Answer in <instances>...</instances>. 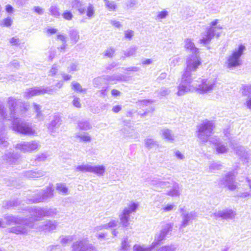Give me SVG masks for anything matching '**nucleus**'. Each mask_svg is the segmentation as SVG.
Listing matches in <instances>:
<instances>
[{"label": "nucleus", "mask_w": 251, "mask_h": 251, "mask_svg": "<svg viewBox=\"0 0 251 251\" xmlns=\"http://www.w3.org/2000/svg\"><path fill=\"white\" fill-rule=\"evenodd\" d=\"M214 128L213 122L207 120L203 121L198 126L197 136L200 142L205 143L209 141L214 145L218 154H224L227 152L229 151L228 146H230L240 157L243 163L249 166L251 161L250 154L246 150L245 147L241 146L235 147L229 136L226 134L225 135L227 139H224V141L211 137L213 134Z\"/></svg>", "instance_id": "obj_1"}, {"label": "nucleus", "mask_w": 251, "mask_h": 251, "mask_svg": "<svg viewBox=\"0 0 251 251\" xmlns=\"http://www.w3.org/2000/svg\"><path fill=\"white\" fill-rule=\"evenodd\" d=\"M201 64L199 53L189 55L186 60V68L183 73L181 82L177 87V95L181 96L195 89L191 72L196 71Z\"/></svg>", "instance_id": "obj_2"}, {"label": "nucleus", "mask_w": 251, "mask_h": 251, "mask_svg": "<svg viewBox=\"0 0 251 251\" xmlns=\"http://www.w3.org/2000/svg\"><path fill=\"white\" fill-rule=\"evenodd\" d=\"M246 50V48L243 44H240L235 48L231 54L227 57L226 63L227 68L232 70L240 66L241 64V57Z\"/></svg>", "instance_id": "obj_3"}, {"label": "nucleus", "mask_w": 251, "mask_h": 251, "mask_svg": "<svg viewBox=\"0 0 251 251\" xmlns=\"http://www.w3.org/2000/svg\"><path fill=\"white\" fill-rule=\"evenodd\" d=\"M192 83L196 86V88L192 91L195 90L201 94H203L211 92L216 84L215 78L202 79L201 83L198 85L195 84L193 80Z\"/></svg>", "instance_id": "obj_4"}, {"label": "nucleus", "mask_w": 251, "mask_h": 251, "mask_svg": "<svg viewBox=\"0 0 251 251\" xmlns=\"http://www.w3.org/2000/svg\"><path fill=\"white\" fill-rule=\"evenodd\" d=\"M218 23L219 20L217 19L210 23L209 27L207 29L206 32L201 35V38L200 40L201 44L204 45L209 44L211 40L214 37L216 30L222 28L220 25H217Z\"/></svg>", "instance_id": "obj_5"}, {"label": "nucleus", "mask_w": 251, "mask_h": 251, "mask_svg": "<svg viewBox=\"0 0 251 251\" xmlns=\"http://www.w3.org/2000/svg\"><path fill=\"white\" fill-rule=\"evenodd\" d=\"M236 215V211L231 208L216 210L213 213L215 219H221L227 221L234 220Z\"/></svg>", "instance_id": "obj_6"}, {"label": "nucleus", "mask_w": 251, "mask_h": 251, "mask_svg": "<svg viewBox=\"0 0 251 251\" xmlns=\"http://www.w3.org/2000/svg\"><path fill=\"white\" fill-rule=\"evenodd\" d=\"M221 182L230 191H234L238 187V183L235 181V176L232 172L227 173Z\"/></svg>", "instance_id": "obj_7"}, {"label": "nucleus", "mask_w": 251, "mask_h": 251, "mask_svg": "<svg viewBox=\"0 0 251 251\" xmlns=\"http://www.w3.org/2000/svg\"><path fill=\"white\" fill-rule=\"evenodd\" d=\"M173 226L174 224L172 223H164L162 225L159 234L158 235V245L159 241L164 240L168 235H171Z\"/></svg>", "instance_id": "obj_8"}, {"label": "nucleus", "mask_w": 251, "mask_h": 251, "mask_svg": "<svg viewBox=\"0 0 251 251\" xmlns=\"http://www.w3.org/2000/svg\"><path fill=\"white\" fill-rule=\"evenodd\" d=\"M196 217V213L193 212H190L187 213H182V222L180 226V229L186 227L190 221L193 220Z\"/></svg>", "instance_id": "obj_9"}, {"label": "nucleus", "mask_w": 251, "mask_h": 251, "mask_svg": "<svg viewBox=\"0 0 251 251\" xmlns=\"http://www.w3.org/2000/svg\"><path fill=\"white\" fill-rule=\"evenodd\" d=\"M184 47L186 50L189 51L192 54L199 53V49L195 46L192 40L187 38L184 40Z\"/></svg>", "instance_id": "obj_10"}, {"label": "nucleus", "mask_w": 251, "mask_h": 251, "mask_svg": "<svg viewBox=\"0 0 251 251\" xmlns=\"http://www.w3.org/2000/svg\"><path fill=\"white\" fill-rule=\"evenodd\" d=\"M14 128L16 131L23 134L30 135L34 133V131L31 127L25 125L17 124Z\"/></svg>", "instance_id": "obj_11"}, {"label": "nucleus", "mask_w": 251, "mask_h": 251, "mask_svg": "<svg viewBox=\"0 0 251 251\" xmlns=\"http://www.w3.org/2000/svg\"><path fill=\"white\" fill-rule=\"evenodd\" d=\"M166 194L171 197H178L180 194V188L177 183H173V188L166 191Z\"/></svg>", "instance_id": "obj_12"}, {"label": "nucleus", "mask_w": 251, "mask_h": 251, "mask_svg": "<svg viewBox=\"0 0 251 251\" xmlns=\"http://www.w3.org/2000/svg\"><path fill=\"white\" fill-rule=\"evenodd\" d=\"M162 136L166 141L173 143L174 140V136L171 130L168 129H163L162 131Z\"/></svg>", "instance_id": "obj_13"}, {"label": "nucleus", "mask_w": 251, "mask_h": 251, "mask_svg": "<svg viewBox=\"0 0 251 251\" xmlns=\"http://www.w3.org/2000/svg\"><path fill=\"white\" fill-rule=\"evenodd\" d=\"M246 181L248 182V184L250 188V191L240 192L237 195H235L234 197L243 199L249 198L251 197V180L248 178H247Z\"/></svg>", "instance_id": "obj_14"}, {"label": "nucleus", "mask_w": 251, "mask_h": 251, "mask_svg": "<svg viewBox=\"0 0 251 251\" xmlns=\"http://www.w3.org/2000/svg\"><path fill=\"white\" fill-rule=\"evenodd\" d=\"M132 212L129 209L126 208L124 210L121 217V220L122 222L126 223L127 221L128 216Z\"/></svg>", "instance_id": "obj_15"}, {"label": "nucleus", "mask_w": 251, "mask_h": 251, "mask_svg": "<svg viewBox=\"0 0 251 251\" xmlns=\"http://www.w3.org/2000/svg\"><path fill=\"white\" fill-rule=\"evenodd\" d=\"M175 207V205L173 204H168L167 205H163L160 209V211H161L162 213L168 212L172 211Z\"/></svg>", "instance_id": "obj_16"}, {"label": "nucleus", "mask_w": 251, "mask_h": 251, "mask_svg": "<svg viewBox=\"0 0 251 251\" xmlns=\"http://www.w3.org/2000/svg\"><path fill=\"white\" fill-rule=\"evenodd\" d=\"M176 248L174 245L163 246L158 249V251H176Z\"/></svg>", "instance_id": "obj_17"}, {"label": "nucleus", "mask_w": 251, "mask_h": 251, "mask_svg": "<svg viewBox=\"0 0 251 251\" xmlns=\"http://www.w3.org/2000/svg\"><path fill=\"white\" fill-rule=\"evenodd\" d=\"M242 93L244 96H246L247 98L251 96V86H244L242 88Z\"/></svg>", "instance_id": "obj_18"}, {"label": "nucleus", "mask_w": 251, "mask_h": 251, "mask_svg": "<svg viewBox=\"0 0 251 251\" xmlns=\"http://www.w3.org/2000/svg\"><path fill=\"white\" fill-rule=\"evenodd\" d=\"M72 89L75 91L81 93L83 91V90L79 83L74 82L72 84Z\"/></svg>", "instance_id": "obj_19"}, {"label": "nucleus", "mask_w": 251, "mask_h": 251, "mask_svg": "<svg viewBox=\"0 0 251 251\" xmlns=\"http://www.w3.org/2000/svg\"><path fill=\"white\" fill-rule=\"evenodd\" d=\"M45 93V90H32L28 92V95L30 96H34L36 95H40L43 94Z\"/></svg>", "instance_id": "obj_20"}, {"label": "nucleus", "mask_w": 251, "mask_h": 251, "mask_svg": "<svg viewBox=\"0 0 251 251\" xmlns=\"http://www.w3.org/2000/svg\"><path fill=\"white\" fill-rule=\"evenodd\" d=\"M244 105L246 109L251 111V96L246 98Z\"/></svg>", "instance_id": "obj_21"}, {"label": "nucleus", "mask_w": 251, "mask_h": 251, "mask_svg": "<svg viewBox=\"0 0 251 251\" xmlns=\"http://www.w3.org/2000/svg\"><path fill=\"white\" fill-rule=\"evenodd\" d=\"M170 182L168 181H158V189L159 187L160 188H165L169 187L170 186ZM159 190H158V191Z\"/></svg>", "instance_id": "obj_22"}, {"label": "nucleus", "mask_w": 251, "mask_h": 251, "mask_svg": "<svg viewBox=\"0 0 251 251\" xmlns=\"http://www.w3.org/2000/svg\"><path fill=\"white\" fill-rule=\"evenodd\" d=\"M91 171L97 174L101 175L104 173V169L102 166H98L92 168Z\"/></svg>", "instance_id": "obj_23"}, {"label": "nucleus", "mask_w": 251, "mask_h": 251, "mask_svg": "<svg viewBox=\"0 0 251 251\" xmlns=\"http://www.w3.org/2000/svg\"><path fill=\"white\" fill-rule=\"evenodd\" d=\"M63 17L64 19L67 21H70L73 19V15L72 13L69 11H66L63 13Z\"/></svg>", "instance_id": "obj_24"}, {"label": "nucleus", "mask_w": 251, "mask_h": 251, "mask_svg": "<svg viewBox=\"0 0 251 251\" xmlns=\"http://www.w3.org/2000/svg\"><path fill=\"white\" fill-rule=\"evenodd\" d=\"M94 8L92 5L88 6L87 9V16L91 18L94 16Z\"/></svg>", "instance_id": "obj_25"}, {"label": "nucleus", "mask_w": 251, "mask_h": 251, "mask_svg": "<svg viewBox=\"0 0 251 251\" xmlns=\"http://www.w3.org/2000/svg\"><path fill=\"white\" fill-rule=\"evenodd\" d=\"M56 189L59 192L62 193L63 194H66L68 192L67 188L62 184H59L57 185L56 187Z\"/></svg>", "instance_id": "obj_26"}, {"label": "nucleus", "mask_w": 251, "mask_h": 251, "mask_svg": "<svg viewBox=\"0 0 251 251\" xmlns=\"http://www.w3.org/2000/svg\"><path fill=\"white\" fill-rule=\"evenodd\" d=\"M169 15V12L166 10H164L158 13V19H164Z\"/></svg>", "instance_id": "obj_27"}, {"label": "nucleus", "mask_w": 251, "mask_h": 251, "mask_svg": "<svg viewBox=\"0 0 251 251\" xmlns=\"http://www.w3.org/2000/svg\"><path fill=\"white\" fill-rule=\"evenodd\" d=\"M106 6L109 10L112 11H115L116 8V6L113 2L109 1L106 3Z\"/></svg>", "instance_id": "obj_28"}, {"label": "nucleus", "mask_w": 251, "mask_h": 251, "mask_svg": "<svg viewBox=\"0 0 251 251\" xmlns=\"http://www.w3.org/2000/svg\"><path fill=\"white\" fill-rule=\"evenodd\" d=\"M12 20L10 18H6L3 20L2 26L3 27H9L11 25Z\"/></svg>", "instance_id": "obj_29"}, {"label": "nucleus", "mask_w": 251, "mask_h": 251, "mask_svg": "<svg viewBox=\"0 0 251 251\" xmlns=\"http://www.w3.org/2000/svg\"><path fill=\"white\" fill-rule=\"evenodd\" d=\"M179 58L177 56H175L170 59V64L172 66H175L179 61Z\"/></svg>", "instance_id": "obj_30"}, {"label": "nucleus", "mask_w": 251, "mask_h": 251, "mask_svg": "<svg viewBox=\"0 0 251 251\" xmlns=\"http://www.w3.org/2000/svg\"><path fill=\"white\" fill-rule=\"evenodd\" d=\"M73 103L74 106L77 108L81 107V103L79 99L77 98H75L73 100Z\"/></svg>", "instance_id": "obj_31"}, {"label": "nucleus", "mask_w": 251, "mask_h": 251, "mask_svg": "<svg viewBox=\"0 0 251 251\" xmlns=\"http://www.w3.org/2000/svg\"><path fill=\"white\" fill-rule=\"evenodd\" d=\"M175 155L178 159L183 160L184 159V155L181 153L179 151H176L175 152Z\"/></svg>", "instance_id": "obj_32"}, {"label": "nucleus", "mask_w": 251, "mask_h": 251, "mask_svg": "<svg viewBox=\"0 0 251 251\" xmlns=\"http://www.w3.org/2000/svg\"><path fill=\"white\" fill-rule=\"evenodd\" d=\"M50 14L52 16H55L59 15V12H58V10L55 7H51L50 9Z\"/></svg>", "instance_id": "obj_33"}, {"label": "nucleus", "mask_w": 251, "mask_h": 251, "mask_svg": "<svg viewBox=\"0 0 251 251\" xmlns=\"http://www.w3.org/2000/svg\"><path fill=\"white\" fill-rule=\"evenodd\" d=\"M19 42V39L14 37L10 39V43L12 46L18 45Z\"/></svg>", "instance_id": "obj_34"}, {"label": "nucleus", "mask_w": 251, "mask_h": 251, "mask_svg": "<svg viewBox=\"0 0 251 251\" xmlns=\"http://www.w3.org/2000/svg\"><path fill=\"white\" fill-rule=\"evenodd\" d=\"M57 31V30L55 28H49L47 30V32L49 35H52L55 34Z\"/></svg>", "instance_id": "obj_35"}, {"label": "nucleus", "mask_w": 251, "mask_h": 251, "mask_svg": "<svg viewBox=\"0 0 251 251\" xmlns=\"http://www.w3.org/2000/svg\"><path fill=\"white\" fill-rule=\"evenodd\" d=\"M133 35V32L132 30H128L125 33V37L126 38L130 39Z\"/></svg>", "instance_id": "obj_36"}, {"label": "nucleus", "mask_w": 251, "mask_h": 251, "mask_svg": "<svg viewBox=\"0 0 251 251\" xmlns=\"http://www.w3.org/2000/svg\"><path fill=\"white\" fill-rule=\"evenodd\" d=\"M111 95L114 97L119 96L121 95V92L117 89H113L111 91Z\"/></svg>", "instance_id": "obj_37"}, {"label": "nucleus", "mask_w": 251, "mask_h": 251, "mask_svg": "<svg viewBox=\"0 0 251 251\" xmlns=\"http://www.w3.org/2000/svg\"><path fill=\"white\" fill-rule=\"evenodd\" d=\"M80 140L84 142L90 141V137L87 135H82L79 136Z\"/></svg>", "instance_id": "obj_38"}, {"label": "nucleus", "mask_w": 251, "mask_h": 251, "mask_svg": "<svg viewBox=\"0 0 251 251\" xmlns=\"http://www.w3.org/2000/svg\"><path fill=\"white\" fill-rule=\"evenodd\" d=\"M169 92L170 91L168 89L164 88L163 89L160 91V94L161 96H164L168 95L169 93Z\"/></svg>", "instance_id": "obj_39"}, {"label": "nucleus", "mask_w": 251, "mask_h": 251, "mask_svg": "<svg viewBox=\"0 0 251 251\" xmlns=\"http://www.w3.org/2000/svg\"><path fill=\"white\" fill-rule=\"evenodd\" d=\"M121 107L120 105H116L112 108V111L115 113H117L121 110Z\"/></svg>", "instance_id": "obj_40"}, {"label": "nucleus", "mask_w": 251, "mask_h": 251, "mask_svg": "<svg viewBox=\"0 0 251 251\" xmlns=\"http://www.w3.org/2000/svg\"><path fill=\"white\" fill-rule=\"evenodd\" d=\"M137 205L135 203H132L129 206V209L132 212H134L137 208Z\"/></svg>", "instance_id": "obj_41"}, {"label": "nucleus", "mask_w": 251, "mask_h": 251, "mask_svg": "<svg viewBox=\"0 0 251 251\" xmlns=\"http://www.w3.org/2000/svg\"><path fill=\"white\" fill-rule=\"evenodd\" d=\"M34 11L38 14H41L43 13L42 9L39 6L35 7Z\"/></svg>", "instance_id": "obj_42"}, {"label": "nucleus", "mask_w": 251, "mask_h": 251, "mask_svg": "<svg viewBox=\"0 0 251 251\" xmlns=\"http://www.w3.org/2000/svg\"><path fill=\"white\" fill-rule=\"evenodd\" d=\"M6 11L8 13H12L13 10V7L10 5H7L6 6Z\"/></svg>", "instance_id": "obj_43"}, {"label": "nucleus", "mask_w": 251, "mask_h": 251, "mask_svg": "<svg viewBox=\"0 0 251 251\" xmlns=\"http://www.w3.org/2000/svg\"><path fill=\"white\" fill-rule=\"evenodd\" d=\"M80 246V245L79 243H76L73 245V248L75 251H77Z\"/></svg>", "instance_id": "obj_44"}, {"label": "nucleus", "mask_w": 251, "mask_h": 251, "mask_svg": "<svg viewBox=\"0 0 251 251\" xmlns=\"http://www.w3.org/2000/svg\"><path fill=\"white\" fill-rule=\"evenodd\" d=\"M151 63V61L150 59H148L145 61H144L142 63L143 65H149Z\"/></svg>", "instance_id": "obj_45"}, {"label": "nucleus", "mask_w": 251, "mask_h": 251, "mask_svg": "<svg viewBox=\"0 0 251 251\" xmlns=\"http://www.w3.org/2000/svg\"><path fill=\"white\" fill-rule=\"evenodd\" d=\"M113 51L112 50H109V51H107L106 53H105V55L107 57H111L112 56V54H113Z\"/></svg>", "instance_id": "obj_46"}, {"label": "nucleus", "mask_w": 251, "mask_h": 251, "mask_svg": "<svg viewBox=\"0 0 251 251\" xmlns=\"http://www.w3.org/2000/svg\"><path fill=\"white\" fill-rule=\"evenodd\" d=\"M180 213H181V216H182V213H187V212H186L185 210V207L183 206L179 209Z\"/></svg>", "instance_id": "obj_47"}, {"label": "nucleus", "mask_w": 251, "mask_h": 251, "mask_svg": "<svg viewBox=\"0 0 251 251\" xmlns=\"http://www.w3.org/2000/svg\"><path fill=\"white\" fill-rule=\"evenodd\" d=\"M167 76V74L165 73H162L161 74L159 78L161 79H164Z\"/></svg>", "instance_id": "obj_48"}, {"label": "nucleus", "mask_w": 251, "mask_h": 251, "mask_svg": "<svg viewBox=\"0 0 251 251\" xmlns=\"http://www.w3.org/2000/svg\"><path fill=\"white\" fill-rule=\"evenodd\" d=\"M112 25L117 27H118L120 26V24L119 22H116V21L112 22Z\"/></svg>", "instance_id": "obj_49"}, {"label": "nucleus", "mask_w": 251, "mask_h": 251, "mask_svg": "<svg viewBox=\"0 0 251 251\" xmlns=\"http://www.w3.org/2000/svg\"><path fill=\"white\" fill-rule=\"evenodd\" d=\"M71 77V76L70 75H66L63 76V79L64 81H67L70 80Z\"/></svg>", "instance_id": "obj_50"}, {"label": "nucleus", "mask_w": 251, "mask_h": 251, "mask_svg": "<svg viewBox=\"0 0 251 251\" xmlns=\"http://www.w3.org/2000/svg\"><path fill=\"white\" fill-rule=\"evenodd\" d=\"M136 251H143L144 250L141 247H138L136 249Z\"/></svg>", "instance_id": "obj_51"}, {"label": "nucleus", "mask_w": 251, "mask_h": 251, "mask_svg": "<svg viewBox=\"0 0 251 251\" xmlns=\"http://www.w3.org/2000/svg\"><path fill=\"white\" fill-rule=\"evenodd\" d=\"M57 38L60 39H64V37L62 35H58L57 36Z\"/></svg>", "instance_id": "obj_52"}, {"label": "nucleus", "mask_w": 251, "mask_h": 251, "mask_svg": "<svg viewBox=\"0 0 251 251\" xmlns=\"http://www.w3.org/2000/svg\"><path fill=\"white\" fill-rule=\"evenodd\" d=\"M84 9H79V11L80 12V14H83L84 13Z\"/></svg>", "instance_id": "obj_53"}, {"label": "nucleus", "mask_w": 251, "mask_h": 251, "mask_svg": "<svg viewBox=\"0 0 251 251\" xmlns=\"http://www.w3.org/2000/svg\"><path fill=\"white\" fill-rule=\"evenodd\" d=\"M48 189H50V191H52L53 190L51 189L50 187L48 188Z\"/></svg>", "instance_id": "obj_54"}, {"label": "nucleus", "mask_w": 251, "mask_h": 251, "mask_svg": "<svg viewBox=\"0 0 251 251\" xmlns=\"http://www.w3.org/2000/svg\"><path fill=\"white\" fill-rule=\"evenodd\" d=\"M223 251H227V249H225L224 250H223Z\"/></svg>", "instance_id": "obj_55"}, {"label": "nucleus", "mask_w": 251, "mask_h": 251, "mask_svg": "<svg viewBox=\"0 0 251 251\" xmlns=\"http://www.w3.org/2000/svg\"><path fill=\"white\" fill-rule=\"evenodd\" d=\"M1 222L0 221V226H1Z\"/></svg>", "instance_id": "obj_56"}]
</instances>
